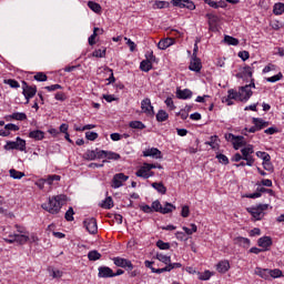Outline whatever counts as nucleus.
<instances>
[{
    "mask_svg": "<svg viewBox=\"0 0 284 284\" xmlns=\"http://www.w3.org/2000/svg\"><path fill=\"white\" fill-rule=\"evenodd\" d=\"M65 203H68V195H53L52 197H49L48 202L42 203L41 207L45 212H49V214H59V212H61V209L65 205Z\"/></svg>",
    "mask_w": 284,
    "mask_h": 284,
    "instance_id": "f257e3e1",
    "label": "nucleus"
},
{
    "mask_svg": "<svg viewBox=\"0 0 284 284\" xmlns=\"http://www.w3.org/2000/svg\"><path fill=\"white\" fill-rule=\"evenodd\" d=\"M268 205L267 204H258L257 206H252V207H247L246 212H248V214H251V216L254 219V221H261L263 219V216H265V214L263 212H265V210H267Z\"/></svg>",
    "mask_w": 284,
    "mask_h": 284,
    "instance_id": "f03ea898",
    "label": "nucleus"
},
{
    "mask_svg": "<svg viewBox=\"0 0 284 284\" xmlns=\"http://www.w3.org/2000/svg\"><path fill=\"white\" fill-rule=\"evenodd\" d=\"M3 150H19L20 152H26V140L18 136L16 141H7Z\"/></svg>",
    "mask_w": 284,
    "mask_h": 284,
    "instance_id": "7ed1b4c3",
    "label": "nucleus"
},
{
    "mask_svg": "<svg viewBox=\"0 0 284 284\" xmlns=\"http://www.w3.org/2000/svg\"><path fill=\"white\" fill-rule=\"evenodd\" d=\"M22 94L26 99V103H30V99H34L37 97V85H30L28 82L22 81Z\"/></svg>",
    "mask_w": 284,
    "mask_h": 284,
    "instance_id": "20e7f679",
    "label": "nucleus"
},
{
    "mask_svg": "<svg viewBox=\"0 0 284 284\" xmlns=\"http://www.w3.org/2000/svg\"><path fill=\"white\" fill-rule=\"evenodd\" d=\"M241 154L243 155V161H246V165L252 168L254 165V145L248 144L246 148L241 149Z\"/></svg>",
    "mask_w": 284,
    "mask_h": 284,
    "instance_id": "39448f33",
    "label": "nucleus"
},
{
    "mask_svg": "<svg viewBox=\"0 0 284 284\" xmlns=\"http://www.w3.org/2000/svg\"><path fill=\"white\" fill-rule=\"evenodd\" d=\"M112 261L116 267H122L126 272H132V270H134V264H132V261L128 258L118 256V257H113Z\"/></svg>",
    "mask_w": 284,
    "mask_h": 284,
    "instance_id": "423d86ee",
    "label": "nucleus"
},
{
    "mask_svg": "<svg viewBox=\"0 0 284 284\" xmlns=\"http://www.w3.org/2000/svg\"><path fill=\"white\" fill-rule=\"evenodd\" d=\"M174 8H186L187 10H196V4L192 0H172Z\"/></svg>",
    "mask_w": 284,
    "mask_h": 284,
    "instance_id": "0eeeda50",
    "label": "nucleus"
},
{
    "mask_svg": "<svg viewBox=\"0 0 284 284\" xmlns=\"http://www.w3.org/2000/svg\"><path fill=\"white\" fill-rule=\"evenodd\" d=\"M141 110L146 116H154V106L152 105V100H150V98L142 100Z\"/></svg>",
    "mask_w": 284,
    "mask_h": 284,
    "instance_id": "6e6552de",
    "label": "nucleus"
},
{
    "mask_svg": "<svg viewBox=\"0 0 284 284\" xmlns=\"http://www.w3.org/2000/svg\"><path fill=\"white\" fill-rule=\"evenodd\" d=\"M83 225L89 234H97L99 226L97 225V219L91 217L83 221Z\"/></svg>",
    "mask_w": 284,
    "mask_h": 284,
    "instance_id": "1a4fd4ad",
    "label": "nucleus"
},
{
    "mask_svg": "<svg viewBox=\"0 0 284 284\" xmlns=\"http://www.w3.org/2000/svg\"><path fill=\"white\" fill-rule=\"evenodd\" d=\"M128 179H130V176L124 173H116L112 179V187H114V190L122 187Z\"/></svg>",
    "mask_w": 284,
    "mask_h": 284,
    "instance_id": "9d476101",
    "label": "nucleus"
},
{
    "mask_svg": "<svg viewBox=\"0 0 284 284\" xmlns=\"http://www.w3.org/2000/svg\"><path fill=\"white\" fill-rule=\"evenodd\" d=\"M180 267H183V264L170 262L169 265H166L163 268H152V273L153 274H163V272H172V270H179Z\"/></svg>",
    "mask_w": 284,
    "mask_h": 284,
    "instance_id": "9b49d317",
    "label": "nucleus"
},
{
    "mask_svg": "<svg viewBox=\"0 0 284 284\" xmlns=\"http://www.w3.org/2000/svg\"><path fill=\"white\" fill-rule=\"evenodd\" d=\"M252 94H254V92H252L250 87H241L240 88V101L242 103L250 101V99H252Z\"/></svg>",
    "mask_w": 284,
    "mask_h": 284,
    "instance_id": "f8f14e48",
    "label": "nucleus"
},
{
    "mask_svg": "<svg viewBox=\"0 0 284 284\" xmlns=\"http://www.w3.org/2000/svg\"><path fill=\"white\" fill-rule=\"evenodd\" d=\"M202 69L203 63L201 62V59H199L197 57H192L189 70H191V72H201Z\"/></svg>",
    "mask_w": 284,
    "mask_h": 284,
    "instance_id": "ddd939ff",
    "label": "nucleus"
},
{
    "mask_svg": "<svg viewBox=\"0 0 284 284\" xmlns=\"http://www.w3.org/2000/svg\"><path fill=\"white\" fill-rule=\"evenodd\" d=\"M30 241V236L23 234H14L13 240H6V243L12 245V243H19V245H26Z\"/></svg>",
    "mask_w": 284,
    "mask_h": 284,
    "instance_id": "4468645a",
    "label": "nucleus"
},
{
    "mask_svg": "<svg viewBox=\"0 0 284 284\" xmlns=\"http://www.w3.org/2000/svg\"><path fill=\"white\" fill-rule=\"evenodd\" d=\"M233 243L234 245H239V247H244V250H247L252 245V241L243 236L234 237Z\"/></svg>",
    "mask_w": 284,
    "mask_h": 284,
    "instance_id": "2eb2a0df",
    "label": "nucleus"
},
{
    "mask_svg": "<svg viewBox=\"0 0 284 284\" xmlns=\"http://www.w3.org/2000/svg\"><path fill=\"white\" fill-rule=\"evenodd\" d=\"M258 247H262L264 252H267L272 247V237L263 236L257 240Z\"/></svg>",
    "mask_w": 284,
    "mask_h": 284,
    "instance_id": "dca6fc26",
    "label": "nucleus"
},
{
    "mask_svg": "<svg viewBox=\"0 0 284 284\" xmlns=\"http://www.w3.org/2000/svg\"><path fill=\"white\" fill-rule=\"evenodd\" d=\"M230 261L222 260L216 264L215 270L219 274H227V272H230Z\"/></svg>",
    "mask_w": 284,
    "mask_h": 284,
    "instance_id": "f3484780",
    "label": "nucleus"
},
{
    "mask_svg": "<svg viewBox=\"0 0 284 284\" xmlns=\"http://www.w3.org/2000/svg\"><path fill=\"white\" fill-rule=\"evenodd\" d=\"M6 121H28V115L23 112H14L6 115Z\"/></svg>",
    "mask_w": 284,
    "mask_h": 284,
    "instance_id": "a211bd4d",
    "label": "nucleus"
},
{
    "mask_svg": "<svg viewBox=\"0 0 284 284\" xmlns=\"http://www.w3.org/2000/svg\"><path fill=\"white\" fill-rule=\"evenodd\" d=\"M99 276L100 278H114V271L108 266L99 267Z\"/></svg>",
    "mask_w": 284,
    "mask_h": 284,
    "instance_id": "6ab92c4d",
    "label": "nucleus"
},
{
    "mask_svg": "<svg viewBox=\"0 0 284 284\" xmlns=\"http://www.w3.org/2000/svg\"><path fill=\"white\" fill-rule=\"evenodd\" d=\"M143 156H152L153 159H163V154L161 153V150L156 148H152L143 151Z\"/></svg>",
    "mask_w": 284,
    "mask_h": 284,
    "instance_id": "aec40b11",
    "label": "nucleus"
},
{
    "mask_svg": "<svg viewBox=\"0 0 284 284\" xmlns=\"http://www.w3.org/2000/svg\"><path fill=\"white\" fill-rule=\"evenodd\" d=\"M175 94L178 99H181L183 101L187 99H192V90L190 89H184V90L178 89Z\"/></svg>",
    "mask_w": 284,
    "mask_h": 284,
    "instance_id": "412c9836",
    "label": "nucleus"
},
{
    "mask_svg": "<svg viewBox=\"0 0 284 284\" xmlns=\"http://www.w3.org/2000/svg\"><path fill=\"white\" fill-rule=\"evenodd\" d=\"M232 145L234 150H241V148H244V145H247V142H245V136L236 135L235 140L232 142Z\"/></svg>",
    "mask_w": 284,
    "mask_h": 284,
    "instance_id": "4be33fe9",
    "label": "nucleus"
},
{
    "mask_svg": "<svg viewBox=\"0 0 284 284\" xmlns=\"http://www.w3.org/2000/svg\"><path fill=\"white\" fill-rule=\"evenodd\" d=\"M29 139H33L34 141H43V139H45V132L41 130L30 131Z\"/></svg>",
    "mask_w": 284,
    "mask_h": 284,
    "instance_id": "5701e85b",
    "label": "nucleus"
},
{
    "mask_svg": "<svg viewBox=\"0 0 284 284\" xmlns=\"http://www.w3.org/2000/svg\"><path fill=\"white\" fill-rule=\"evenodd\" d=\"M170 45H174V38H166L164 40H160L158 43L159 50H168Z\"/></svg>",
    "mask_w": 284,
    "mask_h": 284,
    "instance_id": "b1692460",
    "label": "nucleus"
},
{
    "mask_svg": "<svg viewBox=\"0 0 284 284\" xmlns=\"http://www.w3.org/2000/svg\"><path fill=\"white\" fill-rule=\"evenodd\" d=\"M256 276L264 278V281H270V268L255 267Z\"/></svg>",
    "mask_w": 284,
    "mask_h": 284,
    "instance_id": "393cba45",
    "label": "nucleus"
},
{
    "mask_svg": "<svg viewBox=\"0 0 284 284\" xmlns=\"http://www.w3.org/2000/svg\"><path fill=\"white\" fill-rule=\"evenodd\" d=\"M252 123L260 131L264 130V128H267L270 125V122L261 119V118H253Z\"/></svg>",
    "mask_w": 284,
    "mask_h": 284,
    "instance_id": "a878e982",
    "label": "nucleus"
},
{
    "mask_svg": "<svg viewBox=\"0 0 284 284\" xmlns=\"http://www.w3.org/2000/svg\"><path fill=\"white\" fill-rule=\"evenodd\" d=\"M148 172H150V169H148V165L144 163L136 172L135 176L139 179H150V175H148Z\"/></svg>",
    "mask_w": 284,
    "mask_h": 284,
    "instance_id": "bb28decb",
    "label": "nucleus"
},
{
    "mask_svg": "<svg viewBox=\"0 0 284 284\" xmlns=\"http://www.w3.org/2000/svg\"><path fill=\"white\" fill-rule=\"evenodd\" d=\"M151 186L153 190H156L159 194H168V187H165V184L163 182H153L151 183Z\"/></svg>",
    "mask_w": 284,
    "mask_h": 284,
    "instance_id": "cd10ccee",
    "label": "nucleus"
},
{
    "mask_svg": "<svg viewBox=\"0 0 284 284\" xmlns=\"http://www.w3.org/2000/svg\"><path fill=\"white\" fill-rule=\"evenodd\" d=\"M99 34H103V29L100 28H94L93 29V34H91L89 37V45H95L97 44V37H99Z\"/></svg>",
    "mask_w": 284,
    "mask_h": 284,
    "instance_id": "c85d7f7f",
    "label": "nucleus"
},
{
    "mask_svg": "<svg viewBox=\"0 0 284 284\" xmlns=\"http://www.w3.org/2000/svg\"><path fill=\"white\" fill-rule=\"evenodd\" d=\"M176 210V206L172 203L165 202L164 206H162L160 214H172V211Z\"/></svg>",
    "mask_w": 284,
    "mask_h": 284,
    "instance_id": "c756f323",
    "label": "nucleus"
},
{
    "mask_svg": "<svg viewBox=\"0 0 284 284\" xmlns=\"http://www.w3.org/2000/svg\"><path fill=\"white\" fill-rule=\"evenodd\" d=\"M155 119L159 123H163L164 121H168V119H170V114H168L165 110H159Z\"/></svg>",
    "mask_w": 284,
    "mask_h": 284,
    "instance_id": "7c9ffc66",
    "label": "nucleus"
},
{
    "mask_svg": "<svg viewBox=\"0 0 284 284\" xmlns=\"http://www.w3.org/2000/svg\"><path fill=\"white\" fill-rule=\"evenodd\" d=\"M283 12H284V3L283 2L275 3L273 7V14H275L276 17H281Z\"/></svg>",
    "mask_w": 284,
    "mask_h": 284,
    "instance_id": "2f4dec72",
    "label": "nucleus"
},
{
    "mask_svg": "<svg viewBox=\"0 0 284 284\" xmlns=\"http://www.w3.org/2000/svg\"><path fill=\"white\" fill-rule=\"evenodd\" d=\"M129 128H131L132 130H145L144 123L138 120L131 121L129 123Z\"/></svg>",
    "mask_w": 284,
    "mask_h": 284,
    "instance_id": "473e14b6",
    "label": "nucleus"
},
{
    "mask_svg": "<svg viewBox=\"0 0 284 284\" xmlns=\"http://www.w3.org/2000/svg\"><path fill=\"white\" fill-rule=\"evenodd\" d=\"M83 159H85V161H97V149L95 150H88L84 153Z\"/></svg>",
    "mask_w": 284,
    "mask_h": 284,
    "instance_id": "72a5a7b5",
    "label": "nucleus"
},
{
    "mask_svg": "<svg viewBox=\"0 0 284 284\" xmlns=\"http://www.w3.org/2000/svg\"><path fill=\"white\" fill-rule=\"evenodd\" d=\"M101 207H103V210H112V207H114V201L112 200V196H108L103 202Z\"/></svg>",
    "mask_w": 284,
    "mask_h": 284,
    "instance_id": "f704fd0d",
    "label": "nucleus"
},
{
    "mask_svg": "<svg viewBox=\"0 0 284 284\" xmlns=\"http://www.w3.org/2000/svg\"><path fill=\"white\" fill-rule=\"evenodd\" d=\"M108 52L106 48L103 49H97L92 52V57H95V59H105V54Z\"/></svg>",
    "mask_w": 284,
    "mask_h": 284,
    "instance_id": "c9c22d12",
    "label": "nucleus"
},
{
    "mask_svg": "<svg viewBox=\"0 0 284 284\" xmlns=\"http://www.w3.org/2000/svg\"><path fill=\"white\" fill-rule=\"evenodd\" d=\"M88 8H90V10H92V12H95V14H101V4H99L94 1H89Z\"/></svg>",
    "mask_w": 284,
    "mask_h": 284,
    "instance_id": "e433bc0d",
    "label": "nucleus"
},
{
    "mask_svg": "<svg viewBox=\"0 0 284 284\" xmlns=\"http://www.w3.org/2000/svg\"><path fill=\"white\" fill-rule=\"evenodd\" d=\"M140 70L142 72H150V70H152V62H150V60H143L140 63Z\"/></svg>",
    "mask_w": 284,
    "mask_h": 284,
    "instance_id": "4c0bfd02",
    "label": "nucleus"
},
{
    "mask_svg": "<svg viewBox=\"0 0 284 284\" xmlns=\"http://www.w3.org/2000/svg\"><path fill=\"white\" fill-rule=\"evenodd\" d=\"M156 258L161 263H164V265H170V263H172V257L168 255H163L162 253H158Z\"/></svg>",
    "mask_w": 284,
    "mask_h": 284,
    "instance_id": "58836bf2",
    "label": "nucleus"
},
{
    "mask_svg": "<svg viewBox=\"0 0 284 284\" xmlns=\"http://www.w3.org/2000/svg\"><path fill=\"white\" fill-rule=\"evenodd\" d=\"M227 99H233L234 101H241V92L234 90V89H230L229 90V95H227Z\"/></svg>",
    "mask_w": 284,
    "mask_h": 284,
    "instance_id": "ea45409f",
    "label": "nucleus"
},
{
    "mask_svg": "<svg viewBox=\"0 0 284 284\" xmlns=\"http://www.w3.org/2000/svg\"><path fill=\"white\" fill-rule=\"evenodd\" d=\"M205 18L209 20V26H214L219 23V16L214 13H206Z\"/></svg>",
    "mask_w": 284,
    "mask_h": 284,
    "instance_id": "a19ab883",
    "label": "nucleus"
},
{
    "mask_svg": "<svg viewBox=\"0 0 284 284\" xmlns=\"http://www.w3.org/2000/svg\"><path fill=\"white\" fill-rule=\"evenodd\" d=\"M9 174H10L11 179H17V180L23 179V176H26V173H23L21 171H17L16 169H11L9 171Z\"/></svg>",
    "mask_w": 284,
    "mask_h": 284,
    "instance_id": "79ce46f5",
    "label": "nucleus"
},
{
    "mask_svg": "<svg viewBox=\"0 0 284 284\" xmlns=\"http://www.w3.org/2000/svg\"><path fill=\"white\" fill-rule=\"evenodd\" d=\"M89 261H99L101 260V253L99 251L93 250L88 253Z\"/></svg>",
    "mask_w": 284,
    "mask_h": 284,
    "instance_id": "37998d69",
    "label": "nucleus"
},
{
    "mask_svg": "<svg viewBox=\"0 0 284 284\" xmlns=\"http://www.w3.org/2000/svg\"><path fill=\"white\" fill-rule=\"evenodd\" d=\"M105 159H109V161H119V159H121V154L112 151H106Z\"/></svg>",
    "mask_w": 284,
    "mask_h": 284,
    "instance_id": "c03bdc74",
    "label": "nucleus"
},
{
    "mask_svg": "<svg viewBox=\"0 0 284 284\" xmlns=\"http://www.w3.org/2000/svg\"><path fill=\"white\" fill-rule=\"evenodd\" d=\"M4 83L6 85L13 88L14 90H19V88H21V84H19V81L14 79H7L4 80Z\"/></svg>",
    "mask_w": 284,
    "mask_h": 284,
    "instance_id": "a18cd8bd",
    "label": "nucleus"
},
{
    "mask_svg": "<svg viewBox=\"0 0 284 284\" xmlns=\"http://www.w3.org/2000/svg\"><path fill=\"white\" fill-rule=\"evenodd\" d=\"M215 159H217L219 163H222V165H230V159L226 158L225 154L219 153L215 155Z\"/></svg>",
    "mask_w": 284,
    "mask_h": 284,
    "instance_id": "49530a36",
    "label": "nucleus"
},
{
    "mask_svg": "<svg viewBox=\"0 0 284 284\" xmlns=\"http://www.w3.org/2000/svg\"><path fill=\"white\" fill-rule=\"evenodd\" d=\"M224 43H226L227 45H239V39L231 36H225Z\"/></svg>",
    "mask_w": 284,
    "mask_h": 284,
    "instance_id": "de8ad7c7",
    "label": "nucleus"
},
{
    "mask_svg": "<svg viewBox=\"0 0 284 284\" xmlns=\"http://www.w3.org/2000/svg\"><path fill=\"white\" fill-rule=\"evenodd\" d=\"M45 181H47L48 185H53L54 181H57V182L61 181V175H57V174L48 175L45 178Z\"/></svg>",
    "mask_w": 284,
    "mask_h": 284,
    "instance_id": "09e8293b",
    "label": "nucleus"
},
{
    "mask_svg": "<svg viewBox=\"0 0 284 284\" xmlns=\"http://www.w3.org/2000/svg\"><path fill=\"white\" fill-rule=\"evenodd\" d=\"M169 6L170 2L168 1L156 0L153 4V8H155L156 10H163V8H168Z\"/></svg>",
    "mask_w": 284,
    "mask_h": 284,
    "instance_id": "8fccbe9b",
    "label": "nucleus"
},
{
    "mask_svg": "<svg viewBox=\"0 0 284 284\" xmlns=\"http://www.w3.org/2000/svg\"><path fill=\"white\" fill-rule=\"evenodd\" d=\"M270 278H281L283 276V271L278 268L270 270Z\"/></svg>",
    "mask_w": 284,
    "mask_h": 284,
    "instance_id": "3c124183",
    "label": "nucleus"
},
{
    "mask_svg": "<svg viewBox=\"0 0 284 284\" xmlns=\"http://www.w3.org/2000/svg\"><path fill=\"white\" fill-rule=\"evenodd\" d=\"M283 80V72H278L277 74L266 78L267 83H276L277 81Z\"/></svg>",
    "mask_w": 284,
    "mask_h": 284,
    "instance_id": "603ef678",
    "label": "nucleus"
},
{
    "mask_svg": "<svg viewBox=\"0 0 284 284\" xmlns=\"http://www.w3.org/2000/svg\"><path fill=\"white\" fill-rule=\"evenodd\" d=\"M256 156H257L258 159H262L263 162H265V161H272V156H271L270 153H267V152L257 151V152H256Z\"/></svg>",
    "mask_w": 284,
    "mask_h": 284,
    "instance_id": "864d4df0",
    "label": "nucleus"
},
{
    "mask_svg": "<svg viewBox=\"0 0 284 284\" xmlns=\"http://www.w3.org/2000/svg\"><path fill=\"white\" fill-rule=\"evenodd\" d=\"M162 207H163V205L161 204V202L159 200L153 201L151 204V210L153 212H159L160 214H161Z\"/></svg>",
    "mask_w": 284,
    "mask_h": 284,
    "instance_id": "5fc2aeb1",
    "label": "nucleus"
},
{
    "mask_svg": "<svg viewBox=\"0 0 284 284\" xmlns=\"http://www.w3.org/2000/svg\"><path fill=\"white\" fill-rule=\"evenodd\" d=\"M33 79L34 81L43 82V81H48V75L44 72H37Z\"/></svg>",
    "mask_w": 284,
    "mask_h": 284,
    "instance_id": "6e6d98bb",
    "label": "nucleus"
},
{
    "mask_svg": "<svg viewBox=\"0 0 284 284\" xmlns=\"http://www.w3.org/2000/svg\"><path fill=\"white\" fill-rule=\"evenodd\" d=\"M214 274L210 271H205L204 273H200L199 280L200 281H210Z\"/></svg>",
    "mask_w": 284,
    "mask_h": 284,
    "instance_id": "4d7b16f0",
    "label": "nucleus"
},
{
    "mask_svg": "<svg viewBox=\"0 0 284 284\" xmlns=\"http://www.w3.org/2000/svg\"><path fill=\"white\" fill-rule=\"evenodd\" d=\"M85 139H88V141H97V139H99V133L94 131H88L85 132Z\"/></svg>",
    "mask_w": 284,
    "mask_h": 284,
    "instance_id": "13d9d810",
    "label": "nucleus"
},
{
    "mask_svg": "<svg viewBox=\"0 0 284 284\" xmlns=\"http://www.w3.org/2000/svg\"><path fill=\"white\" fill-rule=\"evenodd\" d=\"M44 90H47V92H57V90H63V87L61 84H51L44 87Z\"/></svg>",
    "mask_w": 284,
    "mask_h": 284,
    "instance_id": "bf43d9fd",
    "label": "nucleus"
},
{
    "mask_svg": "<svg viewBox=\"0 0 284 284\" xmlns=\"http://www.w3.org/2000/svg\"><path fill=\"white\" fill-rule=\"evenodd\" d=\"M65 221H74V209L72 206L64 214Z\"/></svg>",
    "mask_w": 284,
    "mask_h": 284,
    "instance_id": "052dcab7",
    "label": "nucleus"
},
{
    "mask_svg": "<svg viewBox=\"0 0 284 284\" xmlns=\"http://www.w3.org/2000/svg\"><path fill=\"white\" fill-rule=\"evenodd\" d=\"M145 61H150V63H156V55L152 51H148L145 53Z\"/></svg>",
    "mask_w": 284,
    "mask_h": 284,
    "instance_id": "680f3d73",
    "label": "nucleus"
},
{
    "mask_svg": "<svg viewBox=\"0 0 284 284\" xmlns=\"http://www.w3.org/2000/svg\"><path fill=\"white\" fill-rule=\"evenodd\" d=\"M4 130H8V132H19L20 128L17 124L8 123L4 125Z\"/></svg>",
    "mask_w": 284,
    "mask_h": 284,
    "instance_id": "e2e57ef3",
    "label": "nucleus"
},
{
    "mask_svg": "<svg viewBox=\"0 0 284 284\" xmlns=\"http://www.w3.org/2000/svg\"><path fill=\"white\" fill-rule=\"evenodd\" d=\"M156 247H159V250H170V243L159 240L156 242Z\"/></svg>",
    "mask_w": 284,
    "mask_h": 284,
    "instance_id": "0e129e2a",
    "label": "nucleus"
},
{
    "mask_svg": "<svg viewBox=\"0 0 284 284\" xmlns=\"http://www.w3.org/2000/svg\"><path fill=\"white\" fill-rule=\"evenodd\" d=\"M166 108H169V110H176V105H174V100H172V98H166V100L164 101Z\"/></svg>",
    "mask_w": 284,
    "mask_h": 284,
    "instance_id": "69168bd1",
    "label": "nucleus"
},
{
    "mask_svg": "<svg viewBox=\"0 0 284 284\" xmlns=\"http://www.w3.org/2000/svg\"><path fill=\"white\" fill-rule=\"evenodd\" d=\"M55 101H65L68 99V95H65L64 92H57L54 94Z\"/></svg>",
    "mask_w": 284,
    "mask_h": 284,
    "instance_id": "338daca9",
    "label": "nucleus"
},
{
    "mask_svg": "<svg viewBox=\"0 0 284 284\" xmlns=\"http://www.w3.org/2000/svg\"><path fill=\"white\" fill-rule=\"evenodd\" d=\"M181 216L183 219H187V216H190V206L187 205L182 206Z\"/></svg>",
    "mask_w": 284,
    "mask_h": 284,
    "instance_id": "774afa93",
    "label": "nucleus"
}]
</instances>
